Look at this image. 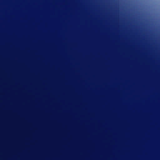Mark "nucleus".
<instances>
[{"instance_id": "f257e3e1", "label": "nucleus", "mask_w": 160, "mask_h": 160, "mask_svg": "<svg viewBox=\"0 0 160 160\" xmlns=\"http://www.w3.org/2000/svg\"><path fill=\"white\" fill-rule=\"evenodd\" d=\"M151 65L153 66H157L160 67V62H159L157 63H155L154 62H152L151 63Z\"/></svg>"}, {"instance_id": "f03ea898", "label": "nucleus", "mask_w": 160, "mask_h": 160, "mask_svg": "<svg viewBox=\"0 0 160 160\" xmlns=\"http://www.w3.org/2000/svg\"><path fill=\"white\" fill-rule=\"evenodd\" d=\"M0 72H3V71H0Z\"/></svg>"}, {"instance_id": "7ed1b4c3", "label": "nucleus", "mask_w": 160, "mask_h": 160, "mask_svg": "<svg viewBox=\"0 0 160 160\" xmlns=\"http://www.w3.org/2000/svg\"><path fill=\"white\" fill-rule=\"evenodd\" d=\"M0 70H3V69H0Z\"/></svg>"}]
</instances>
